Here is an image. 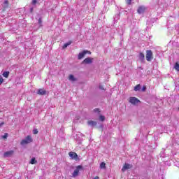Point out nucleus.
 I'll return each mask as SVG.
<instances>
[{"mask_svg":"<svg viewBox=\"0 0 179 179\" xmlns=\"http://www.w3.org/2000/svg\"><path fill=\"white\" fill-rule=\"evenodd\" d=\"M138 57H139V59H141V61H143L145 59V54L140 52Z\"/></svg>","mask_w":179,"mask_h":179,"instance_id":"13","label":"nucleus"},{"mask_svg":"<svg viewBox=\"0 0 179 179\" xmlns=\"http://www.w3.org/2000/svg\"><path fill=\"white\" fill-rule=\"evenodd\" d=\"M142 92H146V86L143 87Z\"/></svg>","mask_w":179,"mask_h":179,"instance_id":"27","label":"nucleus"},{"mask_svg":"<svg viewBox=\"0 0 179 179\" xmlns=\"http://www.w3.org/2000/svg\"><path fill=\"white\" fill-rule=\"evenodd\" d=\"M4 124H5V122H1L0 123V128H1V127L3 126Z\"/></svg>","mask_w":179,"mask_h":179,"instance_id":"31","label":"nucleus"},{"mask_svg":"<svg viewBox=\"0 0 179 179\" xmlns=\"http://www.w3.org/2000/svg\"><path fill=\"white\" fill-rule=\"evenodd\" d=\"M86 54H92V52L89 50H83V52H80L78 56V59H82L85 57Z\"/></svg>","mask_w":179,"mask_h":179,"instance_id":"4","label":"nucleus"},{"mask_svg":"<svg viewBox=\"0 0 179 179\" xmlns=\"http://www.w3.org/2000/svg\"><path fill=\"white\" fill-rule=\"evenodd\" d=\"M99 120H100V121H105V120H106V117L104 116V115H100L99 116Z\"/></svg>","mask_w":179,"mask_h":179,"instance_id":"19","label":"nucleus"},{"mask_svg":"<svg viewBox=\"0 0 179 179\" xmlns=\"http://www.w3.org/2000/svg\"><path fill=\"white\" fill-rule=\"evenodd\" d=\"M152 59H153V52L150 50H146V60L150 62Z\"/></svg>","mask_w":179,"mask_h":179,"instance_id":"3","label":"nucleus"},{"mask_svg":"<svg viewBox=\"0 0 179 179\" xmlns=\"http://www.w3.org/2000/svg\"><path fill=\"white\" fill-rule=\"evenodd\" d=\"M175 69H176V71H179V64L178 63H176Z\"/></svg>","mask_w":179,"mask_h":179,"instance_id":"23","label":"nucleus"},{"mask_svg":"<svg viewBox=\"0 0 179 179\" xmlns=\"http://www.w3.org/2000/svg\"><path fill=\"white\" fill-rule=\"evenodd\" d=\"M31 164H36L37 163V160H36L35 157L31 158L30 161Z\"/></svg>","mask_w":179,"mask_h":179,"instance_id":"17","label":"nucleus"},{"mask_svg":"<svg viewBox=\"0 0 179 179\" xmlns=\"http://www.w3.org/2000/svg\"><path fill=\"white\" fill-rule=\"evenodd\" d=\"M87 124L88 125H90V127H96V125H97V122L93 120H89Z\"/></svg>","mask_w":179,"mask_h":179,"instance_id":"12","label":"nucleus"},{"mask_svg":"<svg viewBox=\"0 0 179 179\" xmlns=\"http://www.w3.org/2000/svg\"><path fill=\"white\" fill-rule=\"evenodd\" d=\"M145 10H146V7L143 6H141L138 7L137 12L141 15L142 13H145Z\"/></svg>","mask_w":179,"mask_h":179,"instance_id":"9","label":"nucleus"},{"mask_svg":"<svg viewBox=\"0 0 179 179\" xmlns=\"http://www.w3.org/2000/svg\"><path fill=\"white\" fill-rule=\"evenodd\" d=\"M9 73H10L9 71H4L3 73V78H9Z\"/></svg>","mask_w":179,"mask_h":179,"instance_id":"15","label":"nucleus"},{"mask_svg":"<svg viewBox=\"0 0 179 179\" xmlns=\"http://www.w3.org/2000/svg\"><path fill=\"white\" fill-rule=\"evenodd\" d=\"M31 142H33V138H31V136L29 135L26 136L25 139L21 141L20 145H27L31 143Z\"/></svg>","mask_w":179,"mask_h":179,"instance_id":"1","label":"nucleus"},{"mask_svg":"<svg viewBox=\"0 0 179 179\" xmlns=\"http://www.w3.org/2000/svg\"><path fill=\"white\" fill-rule=\"evenodd\" d=\"M4 3H5V5H6V8H8V5H9V1L6 0V1H4Z\"/></svg>","mask_w":179,"mask_h":179,"instance_id":"26","label":"nucleus"},{"mask_svg":"<svg viewBox=\"0 0 179 179\" xmlns=\"http://www.w3.org/2000/svg\"><path fill=\"white\" fill-rule=\"evenodd\" d=\"M69 80H71L72 82L76 81V78L73 76V75H70L69 77Z\"/></svg>","mask_w":179,"mask_h":179,"instance_id":"16","label":"nucleus"},{"mask_svg":"<svg viewBox=\"0 0 179 179\" xmlns=\"http://www.w3.org/2000/svg\"><path fill=\"white\" fill-rule=\"evenodd\" d=\"M8 136H9V134L8 133H5L3 136H2L3 139H7Z\"/></svg>","mask_w":179,"mask_h":179,"instance_id":"21","label":"nucleus"},{"mask_svg":"<svg viewBox=\"0 0 179 179\" xmlns=\"http://www.w3.org/2000/svg\"><path fill=\"white\" fill-rule=\"evenodd\" d=\"M129 169H132V164H124L122 169V173H125V170H129Z\"/></svg>","mask_w":179,"mask_h":179,"instance_id":"6","label":"nucleus"},{"mask_svg":"<svg viewBox=\"0 0 179 179\" xmlns=\"http://www.w3.org/2000/svg\"><path fill=\"white\" fill-rule=\"evenodd\" d=\"M100 169H106V164L104 162L101 163Z\"/></svg>","mask_w":179,"mask_h":179,"instance_id":"20","label":"nucleus"},{"mask_svg":"<svg viewBox=\"0 0 179 179\" xmlns=\"http://www.w3.org/2000/svg\"><path fill=\"white\" fill-rule=\"evenodd\" d=\"M83 170V166H82L81 165H78L76 167V169L74 170V171L72 173V177L73 178H75L76 177H78V176H79V171Z\"/></svg>","mask_w":179,"mask_h":179,"instance_id":"2","label":"nucleus"},{"mask_svg":"<svg viewBox=\"0 0 179 179\" xmlns=\"http://www.w3.org/2000/svg\"><path fill=\"white\" fill-rule=\"evenodd\" d=\"M178 110H179V106H178Z\"/></svg>","mask_w":179,"mask_h":179,"instance_id":"35","label":"nucleus"},{"mask_svg":"<svg viewBox=\"0 0 179 179\" xmlns=\"http://www.w3.org/2000/svg\"><path fill=\"white\" fill-rule=\"evenodd\" d=\"M94 179H99V176H96Z\"/></svg>","mask_w":179,"mask_h":179,"instance_id":"33","label":"nucleus"},{"mask_svg":"<svg viewBox=\"0 0 179 179\" xmlns=\"http://www.w3.org/2000/svg\"><path fill=\"white\" fill-rule=\"evenodd\" d=\"M94 113H97V114H100V108H95L94 109Z\"/></svg>","mask_w":179,"mask_h":179,"instance_id":"22","label":"nucleus"},{"mask_svg":"<svg viewBox=\"0 0 179 179\" xmlns=\"http://www.w3.org/2000/svg\"><path fill=\"white\" fill-rule=\"evenodd\" d=\"M99 88H100L101 90H104V88H103V86H99Z\"/></svg>","mask_w":179,"mask_h":179,"instance_id":"32","label":"nucleus"},{"mask_svg":"<svg viewBox=\"0 0 179 179\" xmlns=\"http://www.w3.org/2000/svg\"><path fill=\"white\" fill-rule=\"evenodd\" d=\"M13 153H15L13 150L7 151L4 152L3 156L4 157H10V156H12Z\"/></svg>","mask_w":179,"mask_h":179,"instance_id":"11","label":"nucleus"},{"mask_svg":"<svg viewBox=\"0 0 179 179\" xmlns=\"http://www.w3.org/2000/svg\"><path fill=\"white\" fill-rule=\"evenodd\" d=\"M31 13L33 12V8H31Z\"/></svg>","mask_w":179,"mask_h":179,"instance_id":"34","label":"nucleus"},{"mask_svg":"<svg viewBox=\"0 0 179 179\" xmlns=\"http://www.w3.org/2000/svg\"><path fill=\"white\" fill-rule=\"evenodd\" d=\"M135 92H138V90H141V85H137L134 87Z\"/></svg>","mask_w":179,"mask_h":179,"instance_id":"18","label":"nucleus"},{"mask_svg":"<svg viewBox=\"0 0 179 179\" xmlns=\"http://www.w3.org/2000/svg\"><path fill=\"white\" fill-rule=\"evenodd\" d=\"M71 44H72V41H69L68 43H64L62 48L65 49L66 48V47H68L69 45H71Z\"/></svg>","mask_w":179,"mask_h":179,"instance_id":"14","label":"nucleus"},{"mask_svg":"<svg viewBox=\"0 0 179 179\" xmlns=\"http://www.w3.org/2000/svg\"><path fill=\"white\" fill-rule=\"evenodd\" d=\"M38 23L39 24H41V23H42L41 18H39V19H38Z\"/></svg>","mask_w":179,"mask_h":179,"instance_id":"30","label":"nucleus"},{"mask_svg":"<svg viewBox=\"0 0 179 179\" xmlns=\"http://www.w3.org/2000/svg\"><path fill=\"white\" fill-rule=\"evenodd\" d=\"M37 94H39V96H45V94H47V91H45L44 88H41L37 91Z\"/></svg>","mask_w":179,"mask_h":179,"instance_id":"8","label":"nucleus"},{"mask_svg":"<svg viewBox=\"0 0 179 179\" xmlns=\"http://www.w3.org/2000/svg\"><path fill=\"white\" fill-rule=\"evenodd\" d=\"M93 62V58L92 57H87L83 61V64H92Z\"/></svg>","mask_w":179,"mask_h":179,"instance_id":"10","label":"nucleus"},{"mask_svg":"<svg viewBox=\"0 0 179 179\" xmlns=\"http://www.w3.org/2000/svg\"><path fill=\"white\" fill-rule=\"evenodd\" d=\"M131 2H132V0H127V5H131Z\"/></svg>","mask_w":179,"mask_h":179,"instance_id":"28","label":"nucleus"},{"mask_svg":"<svg viewBox=\"0 0 179 179\" xmlns=\"http://www.w3.org/2000/svg\"><path fill=\"white\" fill-rule=\"evenodd\" d=\"M32 3L33 5H36L37 3V0H33Z\"/></svg>","mask_w":179,"mask_h":179,"instance_id":"29","label":"nucleus"},{"mask_svg":"<svg viewBox=\"0 0 179 179\" xmlns=\"http://www.w3.org/2000/svg\"><path fill=\"white\" fill-rule=\"evenodd\" d=\"M69 156L71 157V159H73V160H78V154H76V152H70L69 153Z\"/></svg>","mask_w":179,"mask_h":179,"instance_id":"7","label":"nucleus"},{"mask_svg":"<svg viewBox=\"0 0 179 179\" xmlns=\"http://www.w3.org/2000/svg\"><path fill=\"white\" fill-rule=\"evenodd\" d=\"M33 134H34V135H37V134H38V130H37V129H34Z\"/></svg>","mask_w":179,"mask_h":179,"instance_id":"24","label":"nucleus"},{"mask_svg":"<svg viewBox=\"0 0 179 179\" xmlns=\"http://www.w3.org/2000/svg\"><path fill=\"white\" fill-rule=\"evenodd\" d=\"M2 83H3V78L0 76V85H2Z\"/></svg>","mask_w":179,"mask_h":179,"instance_id":"25","label":"nucleus"},{"mask_svg":"<svg viewBox=\"0 0 179 179\" xmlns=\"http://www.w3.org/2000/svg\"><path fill=\"white\" fill-rule=\"evenodd\" d=\"M129 103H131V104H138V103L140 102L139 99H138V98L136 97H134V96H131L129 98Z\"/></svg>","mask_w":179,"mask_h":179,"instance_id":"5","label":"nucleus"}]
</instances>
